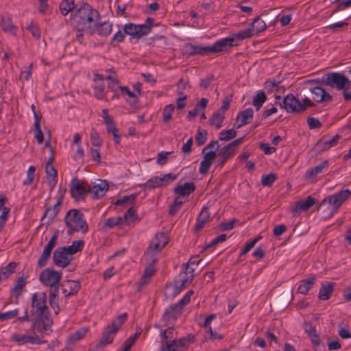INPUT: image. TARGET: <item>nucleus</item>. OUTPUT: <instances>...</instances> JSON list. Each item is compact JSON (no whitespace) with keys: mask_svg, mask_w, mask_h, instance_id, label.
<instances>
[{"mask_svg":"<svg viewBox=\"0 0 351 351\" xmlns=\"http://www.w3.org/2000/svg\"><path fill=\"white\" fill-rule=\"evenodd\" d=\"M99 17V12L88 3H84L74 13H72L71 24L76 29V37L80 43L82 41L84 34L93 35L95 33L93 23Z\"/></svg>","mask_w":351,"mask_h":351,"instance_id":"obj_1","label":"nucleus"},{"mask_svg":"<svg viewBox=\"0 0 351 351\" xmlns=\"http://www.w3.org/2000/svg\"><path fill=\"white\" fill-rule=\"evenodd\" d=\"M134 199H117L114 203V208L117 210H121L123 208H127L123 217H116L108 218L104 223V227L108 228H121L126 225H130L134 222L138 216L136 213V210L132 206Z\"/></svg>","mask_w":351,"mask_h":351,"instance_id":"obj_2","label":"nucleus"},{"mask_svg":"<svg viewBox=\"0 0 351 351\" xmlns=\"http://www.w3.org/2000/svg\"><path fill=\"white\" fill-rule=\"evenodd\" d=\"M61 278V272L50 269H44L40 274L39 280L40 282L46 287H50L51 289L53 288L50 291V303L51 306H53L56 299L58 293L56 285L60 282Z\"/></svg>","mask_w":351,"mask_h":351,"instance_id":"obj_3","label":"nucleus"},{"mask_svg":"<svg viewBox=\"0 0 351 351\" xmlns=\"http://www.w3.org/2000/svg\"><path fill=\"white\" fill-rule=\"evenodd\" d=\"M47 297L45 292H36L32 295V313L38 318L47 316L49 309L47 305Z\"/></svg>","mask_w":351,"mask_h":351,"instance_id":"obj_4","label":"nucleus"},{"mask_svg":"<svg viewBox=\"0 0 351 351\" xmlns=\"http://www.w3.org/2000/svg\"><path fill=\"white\" fill-rule=\"evenodd\" d=\"M226 45L225 40L221 42L217 40L212 45L205 47L189 44L186 46V53L189 56H206L210 53H218L223 52V48H225Z\"/></svg>","mask_w":351,"mask_h":351,"instance_id":"obj_5","label":"nucleus"},{"mask_svg":"<svg viewBox=\"0 0 351 351\" xmlns=\"http://www.w3.org/2000/svg\"><path fill=\"white\" fill-rule=\"evenodd\" d=\"M67 226L73 231L86 232L88 226L83 218V215L77 210H71L65 217Z\"/></svg>","mask_w":351,"mask_h":351,"instance_id":"obj_6","label":"nucleus"},{"mask_svg":"<svg viewBox=\"0 0 351 351\" xmlns=\"http://www.w3.org/2000/svg\"><path fill=\"white\" fill-rule=\"evenodd\" d=\"M346 199H323L319 204L318 211L324 220L330 219L341 206Z\"/></svg>","mask_w":351,"mask_h":351,"instance_id":"obj_7","label":"nucleus"},{"mask_svg":"<svg viewBox=\"0 0 351 351\" xmlns=\"http://www.w3.org/2000/svg\"><path fill=\"white\" fill-rule=\"evenodd\" d=\"M69 191L72 197L86 196L90 194V184L77 177L72 178L69 184Z\"/></svg>","mask_w":351,"mask_h":351,"instance_id":"obj_8","label":"nucleus"},{"mask_svg":"<svg viewBox=\"0 0 351 351\" xmlns=\"http://www.w3.org/2000/svg\"><path fill=\"white\" fill-rule=\"evenodd\" d=\"M303 103L304 104H302L293 95L289 94L284 98L280 106L289 112H298L304 110L305 106H307V97L303 99Z\"/></svg>","mask_w":351,"mask_h":351,"instance_id":"obj_9","label":"nucleus"},{"mask_svg":"<svg viewBox=\"0 0 351 351\" xmlns=\"http://www.w3.org/2000/svg\"><path fill=\"white\" fill-rule=\"evenodd\" d=\"M253 36V29L250 27L240 31L237 33L232 34V36L223 38L221 39L218 40V42L224 41L225 40V48H223V51H226L229 50L230 48L234 46H237L238 43H234L236 40H243L246 38H251Z\"/></svg>","mask_w":351,"mask_h":351,"instance_id":"obj_10","label":"nucleus"},{"mask_svg":"<svg viewBox=\"0 0 351 351\" xmlns=\"http://www.w3.org/2000/svg\"><path fill=\"white\" fill-rule=\"evenodd\" d=\"M73 259V255L65 247H58L53 252V261L54 264L60 267H66Z\"/></svg>","mask_w":351,"mask_h":351,"instance_id":"obj_11","label":"nucleus"},{"mask_svg":"<svg viewBox=\"0 0 351 351\" xmlns=\"http://www.w3.org/2000/svg\"><path fill=\"white\" fill-rule=\"evenodd\" d=\"M215 204L214 201H208L206 206H204L201 210L199 215H198L196 223L195 226V230L196 232L200 231L204 226L210 220V210H213V206Z\"/></svg>","mask_w":351,"mask_h":351,"instance_id":"obj_12","label":"nucleus"},{"mask_svg":"<svg viewBox=\"0 0 351 351\" xmlns=\"http://www.w3.org/2000/svg\"><path fill=\"white\" fill-rule=\"evenodd\" d=\"M169 241V237L165 232H157L152 240L148 248L147 256L149 254L154 255L156 252H160Z\"/></svg>","mask_w":351,"mask_h":351,"instance_id":"obj_13","label":"nucleus"},{"mask_svg":"<svg viewBox=\"0 0 351 351\" xmlns=\"http://www.w3.org/2000/svg\"><path fill=\"white\" fill-rule=\"evenodd\" d=\"M11 340L16 342L18 346H23L26 344L40 345L43 341L38 335H25L19 333H14L11 336Z\"/></svg>","mask_w":351,"mask_h":351,"instance_id":"obj_14","label":"nucleus"},{"mask_svg":"<svg viewBox=\"0 0 351 351\" xmlns=\"http://www.w3.org/2000/svg\"><path fill=\"white\" fill-rule=\"evenodd\" d=\"M191 283V278H189L187 280H183L180 278L179 279L175 280L173 283L166 286L165 294L168 296L174 298Z\"/></svg>","mask_w":351,"mask_h":351,"instance_id":"obj_15","label":"nucleus"},{"mask_svg":"<svg viewBox=\"0 0 351 351\" xmlns=\"http://www.w3.org/2000/svg\"><path fill=\"white\" fill-rule=\"evenodd\" d=\"M90 194H93L95 197H102L110 190V185L106 180L97 179L90 184Z\"/></svg>","mask_w":351,"mask_h":351,"instance_id":"obj_16","label":"nucleus"},{"mask_svg":"<svg viewBox=\"0 0 351 351\" xmlns=\"http://www.w3.org/2000/svg\"><path fill=\"white\" fill-rule=\"evenodd\" d=\"M117 330L112 326L107 325L103 331L102 336L100 339L97 348H102L112 343Z\"/></svg>","mask_w":351,"mask_h":351,"instance_id":"obj_17","label":"nucleus"},{"mask_svg":"<svg viewBox=\"0 0 351 351\" xmlns=\"http://www.w3.org/2000/svg\"><path fill=\"white\" fill-rule=\"evenodd\" d=\"M32 330L34 335H49L51 332L50 324L44 322L43 318L37 317L32 324Z\"/></svg>","mask_w":351,"mask_h":351,"instance_id":"obj_18","label":"nucleus"},{"mask_svg":"<svg viewBox=\"0 0 351 351\" xmlns=\"http://www.w3.org/2000/svg\"><path fill=\"white\" fill-rule=\"evenodd\" d=\"M196 189V186L193 182H184L178 184L173 189L176 195L189 196Z\"/></svg>","mask_w":351,"mask_h":351,"instance_id":"obj_19","label":"nucleus"},{"mask_svg":"<svg viewBox=\"0 0 351 351\" xmlns=\"http://www.w3.org/2000/svg\"><path fill=\"white\" fill-rule=\"evenodd\" d=\"M45 170L47 173L48 186L50 189L49 197H51L52 195H54L53 193L55 190V187L56 185V178L58 173L52 165H46Z\"/></svg>","mask_w":351,"mask_h":351,"instance_id":"obj_20","label":"nucleus"},{"mask_svg":"<svg viewBox=\"0 0 351 351\" xmlns=\"http://www.w3.org/2000/svg\"><path fill=\"white\" fill-rule=\"evenodd\" d=\"M62 293L65 297L76 294L80 287V283L75 280H67L62 285Z\"/></svg>","mask_w":351,"mask_h":351,"instance_id":"obj_21","label":"nucleus"},{"mask_svg":"<svg viewBox=\"0 0 351 351\" xmlns=\"http://www.w3.org/2000/svg\"><path fill=\"white\" fill-rule=\"evenodd\" d=\"M310 91L313 99L317 102H322L331 99V96L322 87L316 86L315 88H311Z\"/></svg>","mask_w":351,"mask_h":351,"instance_id":"obj_22","label":"nucleus"},{"mask_svg":"<svg viewBox=\"0 0 351 351\" xmlns=\"http://www.w3.org/2000/svg\"><path fill=\"white\" fill-rule=\"evenodd\" d=\"M194 292L192 290L188 291L184 295L178 302L171 307V309L175 312V313H180L184 306H185L191 300V296Z\"/></svg>","mask_w":351,"mask_h":351,"instance_id":"obj_23","label":"nucleus"},{"mask_svg":"<svg viewBox=\"0 0 351 351\" xmlns=\"http://www.w3.org/2000/svg\"><path fill=\"white\" fill-rule=\"evenodd\" d=\"M194 292L192 290L188 291L184 295L178 302L171 307V309L175 312V313H180L184 306H185L191 300V296Z\"/></svg>","mask_w":351,"mask_h":351,"instance_id":"obj_24","label":"nucleus"},{"mask_svg":"<svg viewBox=\"0 0 351 351\" xmlns=\"http://www.w3.org/2000/svg\"><path fill=\"white\" fill-rule=\"evenodd\" d=\"M194 292L192 290L188 291L184 295L178 302L171 307V309L175 312V313H180L184 306H185L191 300V296Z\"/></svg>","mask_w":351,"mask_h":351,"instance_id":"obj_25","label":"nucleus"},{"mask_svg":"<svg viewBox=\"0 0 351 351\" xmlns=\"http://www.w3.org/2000/svg\"><path fill=\"white\" fill-rule=\"evenodd\" d=\"M93 27L95 28V32H96L101 36H106L111 33L112 24L108 21L104 23H97L95 21L93 23Z\"/></svg>","mask_w":351,"mask_h":351,"instance_id":"obj_26","label":"nucleus"},{"mask_svg":"<svg viewBox=\"0 0 351 351\" xmlns=\"http://www.w3.org/2000/svg\"><path fill=\"white\" fill-rule=\"evenodd\" d=\"M253 115L254 110L251 108H247L241 112L237 117L239 119H240L241 123L237 126V128H240L243 125L250 123L253 119Z\"/></svg>","mask_w":351,"mask_h":351,"instance_id":"obj_27","label":"nucleus"},{"mask_svg":"<svg viewBox=\"0 0 351 351\" xmlns=\"http://www.w3.org/2000/svg\"><path fill=\"white\" fill-rule=\"evenodd\" d=\"M234 155V152H232L227 147L224 146L218 153V158L217 160V166H223L226 160L232 158Z\"/></svg>","mask_w":351,"mask_h":351,"instance_id":"obj_28","label":"nucleus"},{"mask_svg":"<svg viewBox=\"0 0 351 351\" xmlns=\"http://www.w3.org/2000/svg\"><path fill=\"white\" fill-rule=\"evenodd\" d=\"M88 332V328L87 327H82L80 329L76 330L69 336L68 339V344L74 345L76 342L84 338Z\"/></svg>","mask_w":351,"mask_h":351,"instance_id":"obj_29","label":"nucleus"},{"mask_svg":"<svg viewBox=\"0 0 351 351\" xmlns=\"http://www.w3.org/2000/svg\"><path fill=\"white\" fill-rule=\"evenodd\" d=\"M26 278H25L23 276L18 278L16 280L15 285L12 289V293L15 295L16 298H18L22 294L23 290L26 286Z\"/></svg>","mask_w":351,"mask_h":351,"instance_id":"obj_30","label":"nucleus"},{"mask_svg":"<svg viewBox=\"0 0 351 351\" xmlns=\"http://www.w3.org/2000/svg\"><path fill=\"white\" fill-rule=\"evenodd\" d=\"M334 290V283H329L328 285H322L319 291V299L321 300H328Z\"/></svg>","mask_w":351,"mask_h":351,"instance_id":"obj_31","label":"nucleus"},{"mask_svg":"<svg viewBox=\"0 0 351 351\" xmlns=\"http://www.w3.org/2000/svg\"><path fill=\"white\" fill-rule=\"evenodd\" d=\"M0 25L3 31L8 32L13 35L16 34L17 27L13 25L12 21L10 18L2 17L0 22Z\"/></svg>","mask_w":351,"mask_h":351,"instance_id":"obj_32","label":"nucleus"},{"mask_svg":"<svg viewBox=\"0 0 351 351\" xmlns=\"http://www.w3.org/2000/svg\"><path fill=\"white\" fill-rule=\"evenodd\" d=\"M61 204V199H58V201L53 206H50L46 209L43 217H47L49 221H52L58 215Z\"/></svg>","mask_w":351,"mask_h":351,"instance_id":"obj_33","label":"nucleus"},{"mask_svg":"<svg viewBox=\"0 0 351 351\" xmlns=\"http://www.w3.org/2000/svg\"><path fill=\"white\" fill-rule=\"evenodd\" d=\"M16 263L11 262L0 270V282L6 280L14 272Z\"/></svg>","mask_w":351,"mask_h":351,"instance_id":"obj_34","label":"nucleus"},{"mask_svg":"<svg viewBox=\"0 0 351 351\" xmlns=\"http://www.w3.org/2000/svg\"><path fill=\"white\" fill-rule=\"evenodd\" d=\"M308 337L311 338V343L315 347V351H322L324 345L322 343L319 336L315 332V329L308 330Z\"/></svg>","mask_w":351,"mask_h":351,"instance_id":"obj_35","label":"nucleus"},{"mask_svg":"<svg viewBox=\"0 0 351 351\" xmlns=\"http://www.w3.org/2000/svg\"><path fill=\"white\" fill-rule=\"evenodd\" d=\"M142 332L141 328H138L135 332V333L130 337L124 343V351H130L131 348L135 343L136 339L139 337Z\"/></svg>","mask_w":351,"mask_h":351,"instance_id":"obj_36","label":"nucleus"},{"mask_svg":"<svg viewBox=\"0 0 351 351\" xmlns=\"http://www.w3.org/2000/svg\"><path fill=\"white\" fill-rule=\"evenodd\" d=\"M224 118L225 115L217 110L213 114L210 119V123L211 125H215L217 129H219L222 127V123Z\"/></svg>","mask_w":351,"mask_h":351,"instance_id":"obj_37","label":"nucleus"},{"mask_svg":"<svg viewBox=\"0 0 351 351\" xmlns=\"http://www.w3.org/2000/svg\"><path fill=\"white\" fill-rule=\"evenodd\" d=\"M267 97L263 91L258 92L254 97L252 104L258 110L266 101Z\"/></svg>","mask_w":351,"mask_h":351,"instance_id":"obj_38","label":"nucleus"},{"mask_svg":"<svg viewBox=\"0 0 351 351\" xmlns=\"http://www.w3.org/2000/svg\"><path fill=\"white\" fill-rule=\"evenodd\" d=\"M253 29V33L256 34L265 30L266 29V23L259 16L256 17L251 23V27Z\"/></svg>","mask_w":351,"mask_h":351,"instance_id":"obj_39","label":"nucleus"},{"mask_svg":"<svg viewBox=\"0 0 351 351\" xmlns=\"http://www.w3.org/2000/svg\"><path fill=\"white\" fill-rule=\"evenodd\" d=\"M307 210V199L304 201L297 202L296 204L291 208V212L293 216L299 215L302 211Z\"/></svg>","mask_w":351,"mask_h":351,"instance_id":"obj_40","label":"nucleus"},{"mask_svg":"<svg viewBox=\"0 0 351 351\" xmlns=\"http://www.w3.org/2000/svg\"><path fill=\"white\" fill-rule=\"evenodd\" d=\"M339 139L340 136L336 135L328 140L319 142L317 143V146L320 147L322 149H328L330 147L336 145Z\"/></svg>","mask_w":351,"mask_h":351,"instance_id":"obj_41","label":"nucleus"},{"mask_svg":"<svg viewBox=\"0 0 351 351\" xmlns=\"http://www.w3.org/2000/svg\"><path fill=\"white\" fill-rule=\"evenodd\" d=\"M74 7L73 0H62L60 5V10L62 15L66 16L74 9Z\"/></svg>","mask_w":351,"mask_h":351,"instance_id":"obj_42","label":"nucleus"},{"mask_svg":"<svg viewBox=\"0 0 351 351\" xmlns=\"http://www.w3.org/2000/svg\"><path fill=\"white\" fill-rule=\"evenodd\" d=\"M264 88L267 92L280 91L283 87L280 84V82L275 80H268L264 84Z\"/></svg>","mask_w":351,"mask_h":351,"instance_id":"obj_43","label":"nucleus"},{"mask_svg":"<svg viewBox=\"0 0 351 351\" xmlns=\"http://www.w3.org/2000/svg\"><path fill=\"white\" fill-rule=\"evenodd\" d=\"M84 245V242L82 240H76L71 245L65 247L73 256L75 253L82 250Z\"/></svg>","mask_w":351,"mask_h":351,"instance_id":"obj_44","label":"nucleus"},{"mask_svg":"<svg viewBox=\"0 0 351 351\" xmlns=\"http://www.w3.org/2000/svg\"><path fill=\"white\" fill-rule=\"evenodd\" d=\"M128 315L126 313H123L121 315H119L118 317H117L112 322L109 324L110 326H112L116 330H119L121 326L123 324V323L127 319Z\"/></svg>","mask_w":351,"mask_h":351,"instance_id":"obj_45","label":"nucleus"},{"mask_svg":"<svg viewBox=\"0 0 351 351\" xmlns=\"http://www.w3.org/2000/svg\"><path fill=\"white\" fill-rule=\"evenodd\" d=\"M109 72L112 74H110L108 77H106V80L110 81L108 88L113 92H116L117 88H119L118 81L115 79V72L113 71H109Z\"/></svg>","mask_w":351,"mask_h":351,"instance_id":"obj_46","label":"nucleus"},{"mask_svg":"<svg viewBox=\"0 0 351 351\" xmlns=\"http://www.w3.org/2000/svg\"><path fill=\"white\" fill-rule=\"evenodd\" d=\"M237 135V131L234 129L221 130L219 132L220 141H229L234 138Z\"/></svg>","mask_w":351,"mask_h":351,"instance_id":"obj_47","label":"nucleus"},{"mask_svg":"<svg viewBox=\"0 0 351 351\" xmlns=\"http://www.w3.org/2000/svg\"><path fill=\"white\" fill-rule=\"evenodd\" d=\"M138 28V25L127 23L123 27L124 34L137 38Z\"/></svg>","mask_w":351,"mask_h":351,"instance_id":"obj_48","label":"nucleus"},{"mask_svg":"<svg viewBox=\"0 0 351 351\" xmlns=\"http://www.w3.org/2000/svg\"><path fill=\"white\" fill-rule=\"evenodd\" d=\"M184 270L183 271L184 276H182V275H180V278H181L183 280H187L189 278H191V282H192L193 280V278H194L193 273H194V271L195 270V267L186 263L184 265Z\"/></svg>","mask_w":351,"mask_h":351,"instance_id":"obj_49","label":"nucleus"},{"mask_svg":"<svg viewBox=\"0 0 351 351\" xmlns=\"http://www.w3.org/2000/svg\"><path fill=\"white\" fill-rule=\"evenodd\" d=\"M175 106L173 104H169L165 107L162 111L163 121L168 122L172 118V113L173 112Z\"/></svg>","mask_w":351,"mask_h":351,"instance_id":"obj_50","label":"nucleus"},{"mask_svg":"<svg viewBox=\"0 0 351 351\" xmlns=\"http://www.w3.org/2000/svg\"><path fill=\"white\" fill-rule=\"evenodd\" d=\"M208 132L205 130L199 129L195 137V140L198 146H201L205 143L207 139Z\"/></svg>","mask_w":351,"mask_h":351,"instance_id":"obj_51","label":"nucleus"},{"mask_svg":"<svg viewBox=\"0 0 351 351\" xmlns=\"http://www.w3.org/2000/svg\"><path fill=\"white\" fill-rule=\"evenodd\" d=\"M328 165V162L327 160H324L320 164L317 165L315 168H313L311 172L308 173L310 176H316L319 173H322V171L327 168Z\"/></svg>","mask_w":351,"mask_h":351,"instance_id":"obj_52","label":"nucleus"},{"mask_svg":"<svg viewBox=\"0 0 351 351\" xmlns=\"http://www.w3.org/2000/svg\"><path fill=\"white\" fill-rule=\"evenodd\" d=\"M277 176L274 173H269L262 176L261 183L265 186H270L275 182Z\"/></svg>","mask_w":351,"mask_h":351,"instance_id":"obj_53","label":"nucleus"},{"mask_svg":"<svg viewBox=\"0 0 351 351\" xmlns=\"http://www.w3.org/2000/svg\"><path fill=\"white\" fill-rule=\"evenodd\" d=\"M91 143L93 146L99 147L102 144L99 133L94 129L90 132Z\"/></svg>","mask_w":351,"mask_h":351,"instance_id":"obj_54","label":"nucleus"},{"mask_svg":"<svg viewBox=\"0 0 351 351\" xmlns=\"http://www.w3.org/2000/svg\"><path fill=\"white\" fill-rule=\"evenodd\" d=\"M193 337L188 335L187 337L176 340V342L181 350L185 349L191 343Z\"/></svg>","mask_w":351,"mask_h":351,"instance_id":"obj_55","label":"nucleus"},{"mask_svg":"<svg viewBox=\"0 0 351 351\" xmlns=\"http://www.w3.org/2000/svg\"><path fill=\"white\" fill-rule=\"evenodd\" d=\"M348 25V23L346 21H339L328 25L326 28L329 29L332 32H337L340 29L346 27Z\"/></svg>","mask_w":351,"mask_h":351,"instance_id":"obj_56","label":"nucleus"},{"mask_svg":"<svg viewBox=\"0 0 351 351\" xmlns=\"http://www.w3.org/2000/svg\"><path fill=\"white\" fill-rule=\"evenodd\" d=\"M19 312V308H14L12 311H8L6 312L1 313V321L9 320V319L16 317L18 315Z\"/></svg>","mask_w":351,"mask_h":351,"instance_id":"obj_57","label":"nucleus"},{"mask_svg":"<svg viewBox=\"0 0 351 351\" xmlns=\"http://www.w3.org/2000/svg\"><path fill=\"white\" fill-rule=\"evenodd\" d=\"M95 96L99 99H104V82H99L95 86Z\"/></svg>","mask_w":351,"mask_h":351,"instance_id":"obj_58","label":"nucleus"},{"mask_svg":"<svg viewBox=\"0 0 351 351\" xmlns=\"http://www.w3.org/2000/svg\"><path fill=\"white\" fill-rule=\"evenodd\" d=\"M36 171V167L34 166H30L27 172V177L25 180L23 182L24 185L30 184L34 179V174Z\"/></svg>","mask_w":351,"mask_h":351,"instance_id":"obj_59","label":"nucleus"},{"mask_svg":"<svg viewBox=\"0 0 351 351\" xmlns=\"http://www.w3.org/2000/svg\"><path fill=\"white\" fill-rule=\"evenodd\" d=\"M57 241V236L53 235L47 243V244L44 247L43 251L46 253H48L51 256V251L56 246Z\"/></svg>","mask_w":351,"mask_h":351,"instance_id":"obj_60","label":"nucleus"},{"mask_svg":"<svg viewBox=\"0 0 351 351\" xmlns=\"http://www.w3.org/2000/svg\"><path fill=\"white\" fill-rule=\"evenodd\" d=\"M146 185L148 188L154 189L156 187H158L160 186H162L161 183V180L158 176H154L151 178L146 183Z\"/></svg>","mask_w":351,"mask_h":351,"instance_id":"obj_61","label":"nucleus"},{"mask_svg":"<svg viewBox=\"0 0 351 351\" xmlns=\"http://www.w3.org/2000/svg\"><path fill=\"white\" fill-rule=\"evenodd\" d=\"M183 203L184 202L178 201V199H176L174 203L169 207V214L172 216L176 215L180 209Z\"/></svg>","mask_w":351,"mask_h":351,"instance_id":"obj_62","label":"nucleus"},{"mask_svg":"<svg viewBox=\"0 0 351 351\" xmlns=\"http://www.w3.org/2000/svg\"><path fill=\"white\" fill-rule=\"evenodd\" d=\"M165 343L167 351H180V350H181L176 342V339H173V340L169 339V340L165 341Z\"/></svg>","mask_w":351,"mask_h":351,"instance_id":"obj_63","label":"nucleus"},{"mask_svg":"<svg viewBox=\"0 0 351 351\" xmlns=\"http://www.w3.org/2000/svg\"><path fill=\"white\" fill-rule=\"evenodd\" d=\"M338 335L342 339H349L351 338V332L350 331L349 327L347 325H343V326H340V328L338 331Z\"/></svg>","mask_w":351,"mask_h":351,"instance_id":"obj_64","label":"nucleus"}]
</instances>
